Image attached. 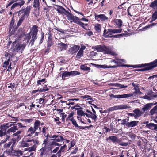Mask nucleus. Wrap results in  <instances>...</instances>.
Returning a JSON list of instances; mask_svg holds the SVG:
<instances>
[{"instance_id":"nucleus-33","label":"nucleus","mask_w":157,"mask_h":157,"mask_svg":"<svg viewBox=\"0 0 157 157\" xmlns=\"http://www.w3.org/2000/svg\"><path fill=\"white\" fill-rule=\"evenodd\" d=\"M66 147V145H64L63 146L61 147L60 150L57 153V154L60 155L61 152H63L64 151Z\"/></svg>"},{"instance_id":"nucleus-51","label":"nucleus","mask_w":157,"mask_h":157,"mask_svg":"<svg viewBox=\"0 0 157 157\" xmlns=\"http://www.w3.org/2000/svg\"><path fill=\"white\" fill-rule=\"evenodd\" d=\"M72 124L75 126V127L78 128L79 126L77 124V122L75 120L73 119L71 121Z\"/></svg>"},{"instance_id":"nucleus-28","label":"nucleus","mask_w":157,"mask_h":157,"mask_svg":"<svg viewBox=\"0 0 157 157\" xmlns=\"http://www.w3.org/2000/svg\"><path fill=\"white\" fill-rule=\"evenodd\" d=\"M83 56V52L79 50L78 52L77 53L76 55V58L78 59H79L81 57Z\"/></svg>"},{"instance_id":"nucleus-50","label":"nucleus","mask_w":157,"mask_h":157,"mask_svg":"<svg viewBox=\"0 0 157 157\" xmlns=\"http://www.w3.org/2000/svg\"><path fill=\"white\" fill-rule=\"evenodd\" d=\"M60 115L62 117V121H64L65 120V118L67 117V115H65L64 113H62L60 114Z\"/></svg>"},{"instance_id":"nucleus-54","label":"nucleus","mask_w":157,"mask_h":157,"mask_svg":"<svg viewBox=\"0 0 157 157\" xmlns=\"http://www.w3.org/2000/svg\"><path fill=\"white\" fill-rule=\"evenodd\" d=\"M128 135L129 137L132 140L135 138V135L133 134L129 133L128 134Z\"/></svg>"},{"instance_id":"nucleus-34","label":"nucleus","mask_w":157,"mask_h":157,"mask_svg":"<svg viewBox=\"0 0 157 157\" xmlns=\"http://www.w3.org/2000/svg\"><path fill=\"white\" fill-rule=\"evenodd\" d=\"M77 113L78 115H81L82 116H85L86 115V116H88V115L87 113H85L83 111L79 110H78L77 111Z\"/></svg>"},{"instance_id":"nucleus-7","label":"nucleus","mask_w":157,"mask_h":157,"mask_svg":"<svg viewBox=\"0 0 157 157\" xmlns=\"http://www.w3.org/2000/svg\"><path fill=\"white\" fill-rule=\"evenodd\" d=\"M79 45H73L69 48L68 52L69 54L73 55L75 54L80 49Z\"/></svg>"},{"instance_id":"nucleus-30","label":"nucleus","mask_w":157,"mask_h":157,"mask_svg":"<svg viewBox=\"0 0 157 157\" xmlns=\"http://www.w3.org/2000/svg\"><path fill=\"white\" fill-rule=\"evenodd\" d=\"M157 113V105L154 107L151 110L150 113L151 115H152Z\"/></svg>"},{"instance_id":"nucleus-35","label":"nucleus","mask_w":157,"mask_h":157,"mask_svg":"<svg viewBox=\"0 0 157 157\" xmlns=\"http://www.w3.org/2000/svg\"><path fill=\"white\" fill-rule=\"evenodd\" d=\"M72 20L74 22L77 24H78V23L80 21V19H79L78 17L75 16H74V17H73V18H72Z\"/></svg>"},{"instance_id":"nucleus-29","label":"nucleus","mask_w":157,"mask_h":157,"mask_svg":"<svg viewBox=\"0 0 157 157\" xmlns=\"http://www.w3.org/2000/svg\"><path fill=\"white\" fill-rule=\"evenodd\" d=\"M11 141H10L8 143V144H5V146L6 147H9L11 144L13 143V144H14L15 143L16 140L14 139H13L11 140Z\"/></svg>"},{"instance_id":"nucleus-6","label":"nucleus","mask_w":157,"mask_h":157,"mask_svg":"<svg viewBox=\"0 0 157 157\" xmlns=\"http://www.w3.org/2000/svg\"><path fill=\"white\" fill-rule=\"evenodd\" d=\"M22 127V126L21 123H17L15 125H13L12 127L8 129L7 131V133L9 134V135H10V132H14L16 130H17L19 128Z\"/></svg>"},{"instance_id":"nucleus-45","label":"nucleus","mask_w":157,"mask_h":157,"mask_svg":"<svg viewBox=\"0 0 157 157\" xmlns=\"http://www.w3.org/2000/svg\"><path fill=\"white\" fill-rule=\"evenodd\" d=\"M10 137V135H6V138L5 140H2L0 143V144H2L3 143H5L6 142L7 140H8V139Z\"/></svg>"},{"instance_id":"nucleus-8","label":"nucleus","mask_w":157,"mask_h":157,"mask_svg":"<svg viewBox=\"0 0 157 157\" xmlns=\"http://www.w3.org/2000/svg\"><path fill=\"white\" fill-rule=\"evenodd\" d=\"M128 108H129V107L126 105H121L109 108L108 109V111L109 112L118 109H126Z\"/></svg>"},{"instance_id":"nucleus-40","label":"nucleus","mask_w":157,"mask_h":157,"mask_svg":"<svg viewBox=\"0 0 157 157\" xmlns=\"http://www.w3.org/2000/svg\"><path fill=\"white\" fill-rule=\"evenodd\" d=\"M82 98L83 99H86L87 100H90L92 101V98L90 96L88 95H85L82 96Z\"/></svg>"},{"instance_id":"nucleus-56","label":"nucleus","mask_w":157,"mask_h":157,"mask_svg":"<svg viewBox=\"0 0 157 157\" xmlns=\"http://www.w3.org/2000/svg\"><path fill=\"white\" fill-rule=\"evenodd\" d=\"M10 61V59H8L7 61H6L4 63L3 67H6L9 63V62Z\"/></svg>"},{"instance_id":"nucleus-46","label":"nucleus","mask_w":157,"mask_h":157,"mask_svg":"<svg viewBox=\"0 0 157 157\" xmlns=\"http://www.w3.org/2000/svg\"><path fill=\"white\" fill-rule=\"evenodd\" d=\"M48 130V129L45 127H43L42 128V131H41L44 134V136H45L46 134V132Z\"/></svg>"},{"instance_id":"nucleus-37","label":"nucleus","mask_w":157,"mask_h":157,"mask_svg":"<svg viewBox=\"0 0 157 157\" xmlns=\"http://www.w3.org/2000/svg\"><path fill=\"white\" fill-rule=\"evenodd\" d=\"M65 15H67V17L68 18V19L69 20H72V18H73V17H74V15L70 13H69L67 11Z\"/></svg>"},{"instance_id":"nucleus-18","label":"nucleus","mask_w":157,"mask_h":157,"mask_svg":"<svg viewBox=\"0 0 157 157\" xmlns=\"http://www.w3.org/2000/svg\"><path fill=\"white\" fill-rule=\"evenodd\" d=\"M133 112L134 113L135 119H136L140 116L143 113V112L138 109L133 110Z\"/></svg>"},{"instance_id":"nucleus-21","label":"nucleus","mask_w":157,"mask_h":157,"mask_svg":"<svg viewBox=\"0 0 157 157\" xmlns=\"http://www.w3.org/2000/svg\"><path fill=\"white\" fill-rule=\"evenodd\" d=\"M32 7L30 6H28L25 9L24 11V14L23 15L24 16H28L30 13V10Z\"/></svg>"},{"instance_id":"nucleus-27","label":"nucleus","mask_w":157,"mask_h":157,"mask_svg":"<svg viewBox=\"0 0 157 157\" xmlns=\"http://www.w3.org/2000/svg\"><path fill=\"white\" fill-rule=\"evenodd\" d=\"M88 117H91L93 120L95 121L96 120L97 116L96 115V113H93L91 112L90 114H88Z\"/></svg>"},{"instance_id":"nucleus-3","label":"nucleus","mask_w":157,"mask_h":157,"mask_svg":"<svg viewBox=\"0 0 157 157\" xmlns=\"http://www.w3.org/2000/svg\"><path fill=\"white\" fill-rule=\"evenodd\" d=\"M15 123L14 122H11L1 126L0 130V137H2L6 134V135H9V134L7 133L6 130L9 127L12 126Z\"/></svg>"},{"instance_id":"nucleus-41","label":"nucleus","mask_w":157,"mask_h":157,"mask_svg":"<svg viewBox=\"0 0 157 157\" xmlns=\"http://www.w3.org/2000/svg\"><path fill=\"white\" fill-rule=\"evenodd\" d=\"M154 75L149 77L148 78V79L149 80L150 82H153V80H155L157 82V78H155L154 77L153 78V77H154Z\"/></svg>"},{"instance_id":"nucleus-2","label":"nucleus","mask_w":157,"mask_h":157,"mask_svg":"<svg viewBox=\"0 0 157 157\" xmlns=\"http://www.w3.org/2000/svg\"><path fill=\"white\" fill-rule=\"evenodd\" d=\"M92 48L98 52H103L105 53L110 54L112 55H116L113 51L111 48L107 47L105 45H99L92 47Z\"/></svg>"},{"instance_id":"nucleus-9","label":"nucleus","mask_w":157,"mask_h":157,"mask_svg":"<svg viewBox=\"0 0 157 157\" xmlns=\"http://www.w3.org/2000/svg\"><path fill=\"white\" fill-rule=\"evenodd\" d=\"M146 66L144 68V70H148L151 69L154 67H157V59L153 62L146 64Z\"/></svg>"},{"instance_id":"nucleus-5","label":"nucleus","mask_w":157,"mask_h":157,"mask_svg":"<svg viewBox=\"0 0 157 157\" xmlns=\"http://www.w3.org/2000/svg\"><path fill=\"white\" fill-rule=\"evenodd\" d=\"M13 44L14 46L13 49L15 52H17L19 50L23 51L25 47V45L21 43H16V42H14Z\"/></svg>"},{"instance_id":"nucleus-55","label":"nucleus","mask_w":157,"mask_h":157,"mask_svg":"<svg viewBox=\"0 0 157 157\" xmlns=\"http://www.w3.org/2000/svg\"><path fill=\"white\" fill-rule=\"evenodd\" d=\"M78 24H79L80 25L81 27H83L84 29H85V26H87L88 25L87 24H84L83 23L81 22L80 21L78 23Z\"/></svg>"},{"instance_id":"nucleus-36","label":"nucleus","mask_w":157,"mask_h":157,"mask_svg":"<svg viewBox=\"0 0 157 157\" xmlns=\"http://www.w3.org/2000/svg\"><path fill=\"white\" fill-rule=\"evenodd\" d=\"M24 16L23 15H22L21 18L19 20L18 22V23L17 24V26H19L21 24V23H22V22H23V20H24Z\"/></svg>"},{"instance_id":"nucleus-47","label":"nucleus","mask_w":157,"mask_h":157,"mask_svg":"<svg viewBox=\"0 0 157 157\" xmlns=\"http://www.w3.org/2000/svg\"><path fill=\"white\" fill-rule=\"evenodd\" d=\"M74 114V113L73 112H72L71 113H70L68 115V119L70 120H72L74 119L73 116Z\"/></svg>"},{"instance_id":"nucleus-1","label":"nucleus","mask_w":157,"mask_h":157,"mask_svg":"<svg viewBox=\"0 0 157 157\" xmlns=\"http://www.w3.org/2000/svg\"><path fill=\"white\" fill-rule=\"evenodd\" d=\"M35 131L32 127H30L27 132V134L25 136L21 144V146L23 147H29L34 144L30 147L27 148V150L29 151H35L36 147V144H37L38 143L37 140L31 138Z\"/></svg>"},{"instance_id":"nucleus-59","label":"nucleus","mask_w":157,"mask_h":157,"mask_svg":"<svg viewBox=\"0 0 157 157\" xmlns=\"http://www.w3.org/2000/svg\"><path fill=\"white\" fill-rule=\"evenodd\" d=\"M135 91L133 92V93H132L133 95V94H134L135 95H138V93H140V91L139 90V89H135ZM132 94V93H131ZM132 95V96H133Z\"/></svg>"},{"instance_id":"nucleus-53","label":"nucleus","mask_w":157,"mask_h":157,"mask_svg":"<svg viewBox=\"0 0 157 157\" xmlns=\"http://www.w3.org/2000/svg\"><path fill=\"white\" fill-rule=\"evenodd\" d=\"M32 40H33V42L34 41V40L37 39V34H32Z\"/></svg>"},{"instance_id":"nucleus-26","label":"nucleus","mask_w":157,"mask_h":157,"mask_svg":"<svg viewBox=\"0 0 157 157\" xmlns=\"http://www.w3.org/2000/svg\"><path fill=\"white\" fill-rule=\"evenodd\" d=\"M156 19H157V11H155L153 14L151 21L152 22Z\"/></svg>"},{"instance_id":"nucleus-19","label":"nucleus","mask_w":157,"mask_h":157,"mask_svg":"<svg viewBox=\"0 0 157 157\" xmlns=\"http://www.w3.org/2000/svg\"><path fill=\"white\" fill-rule=\"evenodd\" d=\"M139 123L138 121H134L130 122H127L126 126L128 127H132L137 125Z\"/></svg>"},{"instance_id":"nucleus-17","label":"nucleus","mask_w":157,"mask_h":157,"mask_svg":"<svg viewBox=\"0 0 157 157\" xmlns=\"http://www.w3.org/2000/svg\"><path fill=\"white\" fill-rule=\"evenodd\" d=\"M146 127L151 130H155L157 131V124L154 123H150L146 125Z\"/></svg>"},{"instance_id":"nucleus-43","label":"nucleus","mask_w":157,"mask_h":157,"mask_svg":"<svg viewBox=\"0 0 157 157\" xmlns=\"http://www.w3.org/2000/svg\"><path fill=\"white\" fill-rule=\"evenodd\" d=\"M13 151L14 155L16 156H19L22 155V153L20 151Z\"/></svg>"},{"instance_id":"nucleus-44","label":"nucleus","mask_w":157,"mask_h":157,"mask_svg":"<svg viewBox=\"0 0 157 157\" xmlns=\"http://www.w3.org/2000/svg\"><path fill=\"white\" fill-rule=\"evenodd\" d=\"M64 140V139L63 137L61 136H59L55 140V141H56L57 142H60Z\"/></svg>"},{"instance_id":"nucleus-38","label":"nucleus","mask_w":157,"mask_h":157,"mask_svg":"<svg viewBox=\"0 0 157 157\" xmlns=\"http://www.w3.org/2000/svg\"><path fill=\"white\" fill-rule=\"evenodd\" d=\"M95 66L98 68H106L107 66L105 65H98V64H94Z\"/></svg>"},{"instance_id":"nucleus-62","label":"nucleus","mask_w":157,"mask_h":157,"mask_svg":"<svg viewBox=\"0 0 157 157\" xmlns=\"http://www.w3.org/2000/svg\"><path fill=\"white\" fill-rule=\"evenodd\" d=\"M18 6V4H17V3H15L12 5L11 6V9H14V8L17 7Z\"/></svg>"},{"instance_id":"nucleus-31","label":"nucleus","mask_w":157,"mask_h":157,"mask_svg":"<svg viewBox=\"0 0 157 157\" xmlns=\"http://www.w3.org/2000/svg\"><path fill=\"white\" fill-rule=\"evenodd\" d=\"M95 29L98 32H100L101 29V25L98 24H95Z\"/></svg>"},{"instance_id":"nucleus-64","label":"nucleus","mask_w":157,"mask_h":157,"mask_svg":"<svg viewBox=\"0 0 157 157\" xmlns=\"http://www.w3.org/2000/svg\"><path fill=\"white\" fill-rule=\"evenodd\" d=\"M127 123L126 120L125 119H123L122 120L121 124H126V125Z\"/></svg>"},{"instance_id":"nucleus-13","label":"nucleus","mask_w":157,"mask_h":157,"mask_svg":"<svg viewBox=\"0 0 157 157\" xmlns=\"http://www.w3.org/2000/svg\"><path fill=\"white\" fill-rule=\"evenodd\" d=\"M122 30V29H109L107 32L106 36L110 35H110L113 33H121Z\"/></svg>"},{"instance_id":"nucleus-11","label":"nucleus","mask_w":157,"mask_h":157,"mask_svg":"<svg viewBox=\"0 0 157 157\" xmlns=\"http://www.w3.org/2000/svg\"><path fill=\"white\" fill-rule=\"evenodd\" d=\"M127 11L129 15L133 16L136 15L137 12V9L136 6H132L128 8Z\"/></svg>"},{"instance_id":"nucleus-12","label":"nucleus","mask_w":157,"mask_h":157,"mask_svg":"<svg viewBox=\"0 0 157 157\" xmlns=\"http://www.w3.org/2000/svg\"><path fill=\"white\" fill-rule=\"evenodd\" d=\"M95 19L98 21H100V19L102 21H107L108 18L104 14H100L95 15Z\"/></svg>"},{"instance_id":"nucleus-49","label":"nucleus","mask_w":157,"mask_h":157,"mask_svg":"<svg viewBox=\"0 0 157 157\" xmlns=\"http://www.w3.org/2000/svg\"><path fill=\"white\" fill-rule=\"evenodd\" d=\"M81 68L82 69L84 70H85L87 71L90 70V68L89 67L87 66H85L84 65H82L81 66Z\"/></svg>"},{"instance_id":"nucleus-61","label":"nucleus","mask_w":157,"mask_h":157,"mask_svg":"<svg viewBox=\"0 0 157 157\" xmlns=\"http://www.w3.org/2000/svg\"><path fill=\"white\" fill-rule=\"evenodd\" d=\"M15 84L14 83H11L10 85L8 86V88H11V89H13L15 87Z\"/></svg>"},{"instance_id":"nucleus-42","label":"nucleus","mask_w":157,"mask_h":157,"mask_svg":"<svg viewBox=\"0 0 157 157\" xmlns=\"http://www.w3.org/2000/svg\"><path fill=\"white\" fill-rule=\"evenodd\" d=\"M143 99H146L148 100H151L152 99V97L149 95H145L141 97Z\"/></svg>"},{"instance_id":"nucleus-10","label":"nucleus","mask_w":157,"mask_h":157,"mask_svg":"<svg viewBox=\"0 0 157 157\" xmlns=\"http://www.w3.org/2000/svg\"><path fill=\"white\" fill-rule=\"evenodd\" d=\"M133 94L132 93H129L122 95H114L111 94L110 96L113 98H125L131 97L132 96Z\"/></svg>"},{"instance_id":"nucleus-20","label":"nucleus","mask_w":157,"mask_h":157,"mask_svg":"<svg viewBox=\"0 0 157 157\" xmlns=\"http://www.w3.org/2000/svg\"><path fill=\"white\" fill-rule=\"evenodd\" d=\"M110 140L114 143H118L119 142V139L116 136H109L107 140Z\"/></svg>"},{"instance_id":"nucleus-58","label":"nucleus","mask_w":157,"mask_h":157,"mask_svg":"<svg viewBox=\"0 0 157 157\" xmlns=\"http://www.w3.org/2000/svg\"><path fill=\"white\" fill-rule=\"evenodd\" d=\"M110 85L112 86L119 87V88H121V84L119 83L111 84Z\"/></svg>"},{"instance_id":"nucleus-15","label":"nucleus","mask_w":157,"mask_h":157,"mask_svg":"<svg viewBox=\"0 0 157 157\" xmlns=\"http://www.w3.org/2000/svg\"><path fill=\"white\" fill-rule=\"evenodd\" d=\"M156 104V103H150L147 104L144 106V107L142 109L144 112H145L147 110L149 109L152 106Z\"/></svg>"},{"instance_id":"nucleus-4","label":"nucleus","mask_w":157,"mask_h":157,"mask_svg":"<svg viewBox=\"0 0 157 157\" xmlns=\"http://www.w3.org/2000/svg\"><path fill=\"white\" fill-rule=\"evenodd\" d=\"M80 74V72L77 71H72L70 72L66 71L63 72L62 75V79L64 80L66 77L71 76H75Z\"/></svg>"},{"instance_id":"nucleus-39","label":"nucleus","mask_w":157,"mask_h":157,"mask_svg":"<svg viewBox=\"0 0 157 157\" xmlns=\"http://www.w3.org/2000/svg\"><path fill=\"white\" fill-rule=\"evenodd\" d=\"M17 1L18 2L17 3L18 4V6H19L20 7L23 5L25 2L24 0H17Z\"/></svg>"},{"instance_id":"nucleus-32","label":"nucleus","mask_w":157,"mask_h":157,"mask_svg":"<svg viewBox=\"0 0 157 157\" xmlns=\"http://www.w3.org/2000/svg\"><path fill=\"white\" fill-rule=\"evenodd\" d=\"M40 5L39 0H34L33 6L35 8H38Z\"/></svg>"},{"instance_id":"nucleus-63","label":"nucleus","mask_w":157,"mask_h":157,"mask_svg":"<svg viewBox=\"0 0 157 157\" xmlns=\"http://www.w3.org/2000/svg\"><path fill=\"white\" fill-rule=\"evenodd\" d=\"M77 118L78 119V120H79L81 123L84 124H86V123L83 120H82V117H77Z\"/></svg>"},{"instance_id":"nucleus-57","label":"nucleus","mask_w":157,"mask_h":157,"mask_svg":"<svg viewBox=\"0 0 157 157\" xmlns=\"http://www.w3.org/2000/svg\"><path fill=\"white\" fill-rule=\"evenodd\" d=\"M117 25L119 27H121L122 25V21L121 19L117 20Z\"/></svg>"},{"instance_id":"nucleus-48","label":"nucleus","mask_w":157,"mask_h":157,"mask_svg":"<svg viewBox=\"0 0 157 157\" xmlns=\"http://www.w3.org/2000/svg\"><path fill=\"white\" fill-rule=\"evenodd\" d=\"M21 131H18L16 132L13 134V136L14 137L17 136V138L19 137V135L21 133Z\"/></svg>"},{"instance_id":"nucleus-25","label":"nucleus","mask_w":157,"mask_h":157,"mask_svg":"<svg viewBox=\"0 0 157 157\" xmlns=\"http://www.w3.org/2000/svg\"><path fill=\"white\" fill-rule=\"evenodd\" d=\"M38 27L36 25H34L32 27V34H37L38 29H37Z\"/></svg>"},{"instance_id":"nucleus-23","label":"nucleus","mask_w":157,"mask_h":157,"mask_svg":"<svg viewBox=\"0 0 157 157\" xmlns=\"http://www.w3.org/2000/svg\"><path fill=\"white\" fill-rule=\"evenodd\" d=\"M40 122L39 120H36L35 121L34 124L33 128V129H34L35 131L38 129V128L40 126Z\"/></svg>"},{"instance_id":"nucleus-16","label":"nucleus","mask_w":157,"mask_h":157,"mask_svg":"<svg viewBox=\"0 0 157 157\" xmlns=\"http://www.w3.org/2000/svg\"><path fill=\"white\" fill-rule=\"evenodd\" d=\"M57 6L58 7L56 9V10L58 11V13L61 14H65L67 11L64 8L60 6Z\"/></svg>"},{"instance_id":"nucleus-22","label":"nucleus","mask_w":157,"mask_h":157,"mask_svg":"<svg viewBox=\"0 0 157 157\" xmlns=\"http://www.w3.org/2000/svg\"><path fill=\"white\" fill-rule=\"evenodd\" d=\"M149 6L154 9L156 10L157 11V0H155L151 2Z\"/></svg>"},{"instance_id":"nucleus-52","label":"nucleus","mask_w":157,"mask_h":157,"mask_svg":"<svg viewBox=\"0 0 157 157\" xmlns=\"http://www.w3.org/2000/svg\"><path fill=\"white\" fill-rule=\"evenodd\" d=\"M59 118L58 117H56V118H55L54 119V121L56 122V124L58 125H59L61 123V122H60L58 121L59 120Z\"/></svg>"},{"instance_id":"nucleus-24","label":"nucleus","mask_w":157,"mask_h":157,"mask_svg":"<svg viewBox=\"0 0 157 157\" xmlns=\"http://www.w3.org/2000/svg\"><path fill=\"white\" fill-rule=\"evenodd\" d=\"M57 44L59 45V47L61 50H65L66 49V44L61 43L60 42L58 41Z\"/></svg>"},{"instance_id":"nucleus-60","label":"nucleus","mask_w":157,"mask_h":157,"mask_svg":"<svg viewBox=\"0 0 157 157\" xmlns=\"http://www.w3.org/2000/svg\"><path fill=\"white\" fill-rule=\"evenodd\" d=\"M45 80V78L42 79L41 80H38L37 81V82L38 84L40 85L41 84V83L44 82Z\"/></svg>"},{"instance_id":"nucleus-14","label":"nucleus","mask_w":157,"mask_h":157,"mask_svg":"<svg viewBox=\"0 0 157 157\" xmlns=\"http://www.w3.org/2000/svg\"><path fill=\"white\" fill-rule=\"evenodd\" d=\"M121 61H122L123 62H125V60L124 59H118V62L117 63V65L118 67L120 66H125V67H133L134 68H136L137 67H139L137 66V65H121Z\"/></svg>"}]
</instances>
